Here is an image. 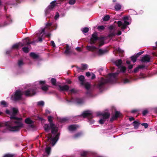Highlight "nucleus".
Listing matches in <instances>:
<instances>
[{"instance_id": "obj_1", "label": "nucleus", "mask_w": 157, "mask_h": 157, "mask_svg": "<svg viewBox=\"0 0 157 157\" xmlns=\"http://www.w3.org/2000/svg\"><path fill=\"white\" fill-rule=\"evenodd\" d=\"M18 109L16 108H13L10 112L9 110H6V113L10 115V120L6 123V125L10 131H19L23 127L22 119L15 115L17 113Z\"/></svg>"}, {"instance_id": "obj_2", "label": "nucleus", "mask_w": 157, "mask_h": 157, "mask_svg": "<svg viewBox=\"0 0 157 157\" xmlns=\"http://www.w3.org/2000/svg\"><path fill=\"white\" fill-rule=\"evenodd\" d=\"M52 118L51 117H48V119L50 123L49 124H45L44 128L45 131L47 132L51 130L52 134H49L48 135L46 144L48 145H51L53 146L58 140L59 134L57 132L58 127L52 122Z\"/></svg>"}, {"instance_id": "obj_3", "label": "nucleus", "mask_w": 157, "mask_h": 157, "mask_svg": "<svg viewBox=\"0 0 157 157\" xmlns=\"http://www.w3.org/2000/svg\"><path fill=\"white\" fill-rule=\"evenodd\" d=\"M119 73V72L117 71L115 73L109 74L106 79H104L103 78H101L98 84V87L99 88H101L106 83L112 82L113 80H115L116 77L118 75Z\"/></svg>"}, {"instance_id": "obj_4", "label": "nucleus", "mask_w": 157, "mask_h": 157, "mask_svg": "<svg viewBox=\"0 0 157 157\" xmlns=\"http://www.w3.org/2000/svg\"><path fill=\"white\" fill-rule=\"evenodd\" d=\"M124 22L119 21L117 22L118 26L121 29H124L127 28V25H129L130 23L131 18L129 16H125L123 17Z\"/></svg>"}, {"instance_id": "obj_5", "label": "nucleus", "mask_w": 157, "mask_h": 157, "mask_svg": "<svg viewBox=\"0 0 157 157\" xmlns=\"http://www.w3.org/2000/svg\"><path fill=\"white\" fill-rule=\"evenodd\" d=\"M98 40L100 41V46H101L104 44V38H98L97 36V33L96 32L94 33L92 35V37L90 40V43L91 44L95 43L96 40Z\"/></svg>"}, {"instance_id": "obj_6", "label": "nucleus", "mask_w": 157, "mask_h": 157, "mask_svg": "<svg viewBox=\"0 0 157 157\" xmlns=\"http://www.w3.org/2000/svg\"><path fill=\"white\" fill-rule=\"evenodd\" d=\"M92 112L90 111H86L84 112L81 115L78 116V117H83L85 118L87 117L88 118L89 120L88 122L90 123V124H92L94 123V121L91 118H93L92 115Z\"/></svg>"}, {"instance_id": "obj_7", "label": "nucleus", "mask_w": 157, "mask_h": 157, "mask_svg": "<svg viewBox=\"0 0 157 157\" xmlns=\"http://www.w3.org/2000/svg\"><path fill=\"white\" fill-rule=\"evenodd\" d=\"M44 81H37L34 83V86H36L37 88H41V89L44 91L48 90V86L47 85H44L45 83Z\"/></svg>"}, {"instance_id": "obj_8", "label": "nucleus", "mask_w": 157, "mask_h": 157, "mask_svg": "<svg viewBox=\"0 0 157 157\" xmlns=\"http://www.w3.org/2000/svg\"><path fill=\"white\" fill-rule=\"evenodd\" d=\"M34 83L32 87L28 89L24 93V94L27 96H31L35 94L36 93L37 88L36 86H34Z\"/></svg>"}, {"instance_id": "obj_9", "label": "nucleus", "mask_w": 157, "mask_h": 157, "mask_svg": "<svg viewBox=\"0 0 157 157\" xmlns=\"http://www.w3.org/2000/svg\"><path fill=\"white\" fill-rule=\"evenodd\" d=\"M87 49L88 50L92 51H96L98 55H101L104 54L107 52L106 49H98L95 47L93 46H87Z\"/></svg>"}, {"instance_id": "obj_10", "label": "nucleus", "mask_w": 157, "mask_h": 157, "mask_svg": "<svg viewBox=\"0 0 157 157\" xmlns=\"http://www.w3.org/2000/svg\"><path fill=\"white\" fill-rule=\"evenodd\" d=\"M23 94V93L21 91L17 90L16 91L14 94L12 95L11 98L12 99L16 101L20 100L21 98L22 95Z\"/></svg>"}, {"instance_id": "obj_11", "label": "nucleus", "mask_w": 157, "mask_h": 157, "mask_svg": "<svg viewBox=\"0 0 157 157\" xmlns=\"http://www.w3.org/2000/svg\"><path fill=\"white\" fill-rule=\"evenodd\" d=\"M78 79L80 81L81 85L84 86L86 89L89 90L90 88V85L89 83L85 82L84 76L83 75H81L78 77Z\"/></svg>"}, {"instance_id": "obj_12", "label": "nucleus", "mask_w": 157, "mask_h": 157, "mask_svg": "<svg viewBox=\"0 0 157 157\" xmlns=\"http://www.w3.org/2000/svg\"><path fill=\"white\" fill-rule=\"evenodd\" d=\"M57 4L56 1H54L50 3V5L46 8L45 10V13L46 15L53 9Z\"/></svg>"}, {"instance_id": "obj_13", "label": "nucleus", "mask_w": 157, "mask_h": 157, "mask_svg": "<svg viewBox=\"0 0 157 157\" xmlns=\"http://www.w3.org/2000/svg\"><path fill=\"white\" fill-rule=\"evenodd\" d=\"M115 63L116 65L118 67L121 72H124L125 71L126 68L124 67L121 66L122 61L121 59H118L116 60Z\"/></svg>"}, {"instance_id": "obj_14", "label": "nucleus", "mask_w": 157, "mask_h": 157, "mask_svg": "<svg viewBox=\"0 0 157 157\" xmlns=\"http://www.w3.org/2000/svg\"><path fill=\"white\" fill-rule=\"evenodd\" d=\"M25 123L28 124L29 128H33L34 127V122L30 118H28L25 120Z\"/></svg>"}, {"instance_id": "obj_15", "label": "nucleus", "mask_w": 157, "mask_h": 157, "mask_svg": "<svg viewBox=\"0 0 157 157\" xmlns=\"http://www.w3.org/2000/svg\"><path fill=\"white\" fill-rule=\"evenodd\" d=\"M109 116V114L108 113H105L102 115V118L99 121V123L101 124H103L106 119L108 118Z\"/></svg>"}, {"instance_id": "obj_16", "label": "nucleus", "mask_w": 157, "mask_h": 157, "mask_svg": "<svg viewBox=\"0 0 157 157\" xmlns=\"http://www.w3.org/2000/svg\"><path fill=\"white\" fill-rule=\"evenodd\" d=\"M45 28L42 29H40V35L38 37V41H39L41 42L42 40V36L45 33Z\"/></svg>"}, {"instance_id": "obj_17", "label": "nucleus", "mask_w": 157, "mask_h": 157, "mask_svg": "<svg viewBox=\"0 0 157 157\" xmlns=\"http://www.w3.org/2000/svg\"><path fill=\"white\" fill-rule=\"evenodd\" d=\"M150 57L148 55H146L142 58L141 61L143 62H148L150 61Z\"/></svg>"}, {"instance_id": "obj_18", "label": "nucleus", "mask_w": 157, "mask_h": 157, "mask_svg": "<svg viewBox=\"0 0 157 157\" xmlns=\"http://www.w3.org/2000/svg\"><path fill=\"white\" fill-rule=\"evenodd\" d=\"M59 90L61 91H67L69 89V87L67 85L59 86Z\"/></svg>"}, {"instance_id": "obj_19", "label": "nucleus", "mask_w": 157, "mask_h": 157, "mask_svg": "<svg viewBox=\"0 0 157 157\" xmlns=\"http://www.w3.org/2000/svg\"><path fill=\"white\" fill-rule=\"evenodd\" d=\"M78 127V126L76 125H72L68 127V129L70 131H73L75 130Z\"/></svg>"}, {"instance_id": "obj_20", "label": "nucleus", "mask_w": 157, "mask_h": 157, "mask_svg": "<svg viewBox=\"0 0 157 157\" xmlns=\"http://www.w3.org/2000/svg\"><path fill=\"white\" fill-rule=\"evenodd\" d=\"M121 114L120 112L118 111H116L115 115L113 116L111 119V121H112L116 119L117 117L121 116Z\"/></svg>"}, {"instance_id": "obj_21", "label": "nucleus", "mask_w": 157, "mask_h": 157, "mask_svg": "<svg viewBox=\"0 0 157 157\" xmlns=\"http://www.w3.org/2000/svg\"><path fill=\"white\" fill-rule=\"evenodd\" d=\"M72 52V51L71 50V48L69 46H67L66 49L65 51V53L67 55H70Z\"/></svg>"}, {"instance_id": "obj_22", "label": "nucleus", "mask_w": 157, "mask_h": 157, "mask_svg": "<svg viewBox=\"0 0 157 157\" xmlns=\"http://www.w3.org/2000/svg\"><path fill=\"white\" fill-rule=\"evenodd\" d=\"M145 67V66L144 65H139L138 67L134 69V72L135 73H136L139 71V69L143 68Z\"/></svg>"}, {"instance_id": "obj_23", "label": "nucleus", "mask_w": 157, "mask_h": 157, "mask_svg": "<svg viewBox=\"0 0 157 157\" xmlns=\"http://www.w3.org/2000/svg\"><path fill=\"white\" fill-rule=\"evenodd\" d=\"M23 42L24 45H29V44L31 43L29 39L28 38H25V39L23 40Z\"/></svg>"}, {"instance_id": "obj_24", "label": "nucleus", "mask_w": 157, "mask_h": 157, "mask_svg": "<svg viewBox=\"0 0 157 157\" xmlns=\"http://www.w3.org/2000/svg\"><path fill=\"white\" fill-rule=\"evenodd\" d=\"M20 46H23V45L21 43H19L13 45L12 46V48H17Z\"/></svg>"}, {"instance_id": "obj_25", "label": "nucleus", "mask_w": 157, "mask_h": 157, "mask_svg": "<svg viewBox=\"0 0 157 157\" xmlns=\"http://www.w3.org/2000/svg\"><path fill=\"white\" fill-rule=\"evenodd\" d=\"M121 34V32L120 31H118V33L117 34H115V33H113L109 35V37H112L113 36H115L116 35H120Z\"/></svg>"}, {"instance_id": "obj_26", "label": "nucleus", "mask_w": 157, "mask_h": 157, "mask_svg": "<svg viewBox=\"0 0 157 157\" xmlns=\"http://www.w3.org/2000/svg\"><path fill=\"white\" fill-rule=\"evenodd\" d=\"M88 153V151H83L81 153L82 157H87L86 156Z\"/></svg>"}, {"instance_id": "obj_27", "label": "nucleus", "mask_w": 157, "mask_h": 157, "mask_svg": "<svg viewBox=\"0 0 157 157\" xmlns=\"http://www.w3.org/2000/svg\"><path fill=\"white\" fill-rule=\"evenodd\" d=\"M121 7V5L118 3H117L115 6V8L116 10L118 11L120 10Z\"/></svg>"}, {"instance_id": "obj_28", "label": "nucleus", "mask_w": 157, "mask_h": 157, "mask_svg": "<svg viewBox=\"0 0 157 157\" xmlns=\"http://www.w3.org/2000/svg\"><path fill=\"white\" fill-rule=\"evenodd\" d=\"M30 56L34 59H36L38 57V55L33 52H31L30 54Z\"/></svg>"}, {"instance_id": "obj_29", "label": "nucleus", "mask_w": 157, "mask_h": 157, "mask_svg": "<svg viewBox=\"0 0 157 157\" xmlns=\"http://www.w3.org/2000/svg\"><path fill=\"white\" fill-rule=\"evenodd\" d=\"M82 133V132H78L75 134L74 136H73V138L74 139H76L80 137Z\"/></svg>"}, {"instance_id": "obj_30", "label": "nucleus", "mask_w": 157, "mask_h": 157, "mask_svg": "<svg viewBox=\"0 0 157 157\" xmlns=\"http://www.w3.org/2000/svg\"><path fill=\"white\" fill-rule=\"evenodd\" d=\"M76 102L78 104H81L83 102V100L81 98H77L76 99Z\"/></svg>"}, {"instance_id": "obj_31", "label": "nucleus", "mask_w": 157, "mask_h": 157, "mask_svg": "<svg viewBox=\"0 0 157 157\" xmlns=\"http://www.w3.org/2000/svg\"><path fill=\"white\" fill-rule=\"evenodd\" d=\"M51 147L49 146H47L45 149V151L46 153L49 155L51 151Z\"/></svg>"}, {"instance_id": "obj_32", "label": "nucleus", "mask_w": 157, "mask_h": 157, "mask_svg": "<svg viewBox=\"0 0 157 157\" xmlns=\"http://www.w3.org/2000/svg\"><path fill=\"white\" fill-rule=\"evenodd\" d=\"M137 57H138L136 55L135 56H132L131 57V58L133 63H135L136 62Z\"/></svg>"}, {"instance_id": "obj_33", "label": "nucleus", "mask_w": 157, "mask_h": 157, "mask_svg": "<svg viewBox=\"0 0 157 157\" xmlns=\"http://www.w3.org/2000/svg\"><path fill=\"white\" fill-rule=\"evenodd\" d=\"M23 51L25 53H27L29 51V48L27 47H24L22 48Z\"/></svg>"}, {"instance_id": "obj_34", "label": "nucleus", "mask_w": 157, "mask_h": 157, "mask_svg": "<svg viewBox=\"0 0 157 157\" xmlns=\"http://www.w3.org/2000/svg\"><path fill=\"white\" fill-rule=\"evenodd\" d=\"M83 33H86L89 31V29L88 28L86 27L82 28L81 29Z\"/></svg>"}, {"instance_id": "obj_35", "label": "nucleus", "mask_w": 157, "mask_h": 157, "mask_svg": "<svg viewBox=\"0 0 157 157\" xmlns=\"http://www.w3.org/2000/svg\"><path fill=\"white\" fill-rule=\"evenodd\" d=\"M97 29L98 30L101 31L104 29L105 27L103 25L98 26L97 27Z\"/></svg>"}, {"instance_id": "obj_36", "label": "nucleus", "mask_w": 157, "mask_h": 157, "mask_svg": "<svg viewBox=\"0 0 157 157\" xmlns=\"http://www.w3.org/2000/svg\"><path fill=\"white\" fill-rule=\"evenodd\" d=\"M76 2L75 0H69L68 3L70 5H73Z\"/></svg>"}, {"instance_id": "obj_37", "label": "nucleus", "mask_w": 157, "mask_h": 157, "mask_svg": "<svg viewBox=\"0 0 157 157\" xmlns=\"http://www.w3.org/2000/svg\"><path fill=\"white\" fill-rule=\"evenodd\" d=\"M133 123L134 128L136 129L137 128L138 125V123L137 121H135L133 122Z\"/></svg>"}, {"instance_id": "obj_38", "label": "nucleus", "mask_w": 157, "mask_h": 157, "mask_svg": "<svg viewBox=\"0 0 157 157\" xmlns=\"http://www.w3.org/2000/svg\"><path fill=\"white\" fill-rule=\"evenodd\" d=\"M87 67V65L86 64H82V65L81 69L82 70H85Z\"/></svg>"}, {"instance_id": "obj_39", "label": "nucleus", "mask_w": 157, "mask_h": 157, "mask_svg": "<svg viewBox=\"0 0 157 157\" xmlns=\"http://www.w3.org/2000/svg\"><path fill=\"white\" fill-rule=\"evenodd\" d=\"M110 17L109 15H106L103 18V20L104 21H108Z\"/></svg>"}, {"instance_id": "obj_40", "label": "nucleus", "mask_w": 157, "mask_h": 157, "mask_svg": "<svg viewBox=\"0 0 157 157\" xmlns=\"http://www.w3.org/2000/svg\"><path fill=\"white\" fill-rule=\"evenodd\" d=\"M18 65L19 67H21L23 65L24 63L21 60H19L18 62Z\"/></svg>"}, {"instance_id": "obj_41", "label": "nucleus", "mask_w": 157, "mask_h": 157, "mask_svg": "<svg viewBox=\"0 0 157 157\" xmlns=\"http://www.w3.org/2000/svg\"><path fill=\"white\" fill-rule=\"evenodd\" d=\"M51 82L53 85H55L56 84V79L52 78L51 79Z\"/></svg>"}, {"instance_id": "obj_42", "label": "nucleus", "mask_w": 157, "mask_h": 157, "mask_svg": "<svg viewBox=\"0 0 157 157\" xmlns=\"http://www.w3.org/2000/svg\"><path fill=\"white\" fill-rule=\"evenodd\" d=\"M148 113V110L147 109H145L142 112L143 115V116H145L146 114H147Z\"/></svg>"}, {"instance_id": "obj_43", "label": "nucleus", "mask_w": 157, "mask_h": 157, "mask_svg": "<svg viewBox=\"0 0 157 157\" xmlns=\"http://www.w3.org/2000/svg\"><path fill=\"white\" fill-rule=\"evenodd\" d=\"M13 155L11 154H6L3 157H13Z\"/></svg>"}, {"instance_id": "obj_44", "label": "nucleus", "mask_w": 157, "mask_h": 157, "mask_svg": "<svg viewBox=\"0 0 157 157\" xmlns=\"http://www.w3.org/2000/svg\"><path fill=\"white\" fill-rule=\"evenodd\" d=\"M37 104L38 105H44V102L42 101H40L38 102Z\"/></svg>"}, {"instance_id": "obj_45", "label": "nucleus", "mask_w": 157, "mask_h": 157, "mask_svg": "<svg viewBox=\"0 0 157 157\" xmlns=\"http://www.w3.org/2000/svg\"><path fill=\"white\" fill-rule=\"evenodd\" d=\"M141 125L144 126L145 128H147L148 127V124L147 123H143Z\"/></svg>"}, {"instance_id": "obj_46", "label": "nucleus", "mask_w": 157, "mask_h": 157, "mask_svg": "<svg viewBox=\"0 0 157 157\" xmlns=\"http://www.w3.org/2000/svg\"><path fill=\"white\" fill-rule=\"evenodd\" d=\"M1 104L3 105L4 106H6V103L5 101H2L1 102Z\"/></svg>"}, {"instance_id": "obj_47", "label": "nucleus", "mask_w": 157, "mask_h": 157, "mask_svg": "<svg viewBox=\"0 0 157 157\" xmlns=\"http://www.w3.org/2000/svg\"><path fill=\"white\" fill-rule=\"evenodd\" d=\"M116 50L120 53H122L124 52L123 50H122L121 49L119 48L116 49Z\"/></svg>"}, {"instance_id": "obj_48", "label": "nucleus", "mask_w": 157, "mask_h": 157, "mask_svg": "<svg viewBox=\"0 0 157 157\" xmlns=\"http://www.w3.org/2000/svg\"><path fill=\"white\" fill-rule=\"evenodd\" d=\"M59 17V13H57L56 15L54 17V18L56 20H57Z\"/></svg>"}, {"instance_id": "obj_49", "label": "nucleus", "mask_w": 157, "mask_h": 157, "mask_svg": "<svg viewBox=\"0 0 157 157\" xmlns=\"http://www.w3.org/2000/svg\"><path fill=\"white\" fill-rule=\"evenodd\" d=\"M123 82L124 83H127L129 82V80L127 78H125L124 79Z\"/></svg>"}, {"instance_id": "obj_50", "label": "nucleus", "mask_w": 157, "mask_h": 157, "mask_svg": "<svg viewBox=\"0 0 157 157\" xmlns=\"http://www.w3.org/2000/svg\"><path fill=\"white\" fill-rule=\"evenodd\" d=\"M144 52V51H142L141 52H138V53H137L136 55L137 56V57H138L139 56L141 55L142 54H143Z\"/></svg>"}, {"instance_id": "obj_51", "label": "nucleus", "mask_w": 157, "mask_h": 157, "mask_svg": "<svg viewBox=\"0 0 157 157\" xmlns=\"http://www.w3.org/2000/svg\"><path fill=\"white\" fill-rule=\"evenodd\" d=\"M52 45L53 47H56V45L53 41H51V42Z\"/></svg>"}, {"instance_id": "obj_52", "label": "nucleus", "mask_w": 157, "mask_h": 157, "mask_svg": "<svg viewBox=\"0 0 157 157\" xmlns=\"http://www.w3.org/2000/svg\"><path fill=\"white\" fill-rule=\"evenodd\" d=\"M68 119L67 118H64L62 119V122H65L68 120Z\"/></svg>"}, {"instance_id": "obj_53", "label": "nucleus", "mask_w": 157, "mask_h": 157, "mask_svg": "<svg viewBox=\"0 0 157 157\" xmlns=\"http://www.w3.org/2000/svg\"><path fill=\"white\" fill-rule=\"evenodd\" d=\"M91 79H94L95 77V75L93 73H91Z\"/></svg>"}, {"instance_id": "obj_54", "label": "nucleus", "mask_w": 157, "mask_h": 157, "mask_svg": "<svg viewBox=\"0 0 157 157\" xmlns=\"http://www.w3.org/2000/svg\"><path fill=\"white\" fill-rule=\"evenodd\" d=\"M52 25V23H48L46 25V28H48L49 26H51Z\"/></svg>"}, {"instance_id": "obj_55", "label": "nucleus", "mask_w": 157, "mask_h": 157, "mask_svg": "<svg viewBox=\"0 0 157 157\" xmlns=\"http://www.w3.org/2000/svg\"><path fill=\"white\" fill-rule=\"evenodd\" d=\"M139 111L138 109H133L131 111L132 113H134L135 112H138Z\"/></svg>"}, {"instance_id": "obj_56", "label": "nucleus", "mask_w": 157, "mask_h": 157, "mask_svg": "<svg viewBox=\"0 0 157 157\" xmlns=\"http://www.w3.org/2000/svg\"><path fill=\"white\" fill-rule=\"evenodd\" d=\"M86 75L87 77H89L90 76H91V74H90V72H87L86 73Z\"/></svg>"}, {"instance_id": "obj_57", "label": "nucleus", "mask_w": 157, "mask_h": 157, "mask_svg": "<svg viewBox=\"0 0 157 157\" xmlns=\"http://www.w3.org/2000/svg\"><path fill=\"white\" fill-rule=\"evenodd\" d=\"M46 34V36L48 37V38H50V36L51 35V34L50 33H46L45 34Z\"/></svg>"}, {"instance_id": "obj_58", "label": "nucleus", "mask_w": 157, "mask_h": 157, "mask_svg": "<svg viewBox=\"0 0 157 157\" xmlns=\"http://www.w3.org/2000/svg\"><path fill=\"white\" fill-rule=\"evenodd\" d=\"M76 50L78 51V52H80L81 51V49L80 47H77L76 48Z\"/></svg>"}, {"instance_id": "obj_59", "label": "nucleus", "mask_w": 157, "mask_h": 157, "mask_svg": "<svg viewBox=\"0 0 157 157\" xmlns=\"http://www.w3.org/2000/svg\"><path fill=\"white\" fill-rule=\"evenodd\" d=\"M70 92L71 93H74L75 92V89H72L70 90Z\"/></svg>"}, {"instance_id": "obj_60", "label": "nucleus", "mask_w": 157, "mask_h": 157, "mask_svg": "<svg viewBox=\"0 0 157 157\" xmlns=\"http://www.w3.org/2000/svg\"><path fill=\"white\" fill-rule=\"evenodd\" d=\"M128 67L129 69H131L132 68L133 65H129Z\"/></svg>"}, {"instance_id": "obj_61", "label": "nucleus", "mask_w": 157, "mask_h": 157, "mask_svg": "<svg viewBox=\"0 0 157 157\" xmlns=\"http://www.w3.org/2000/svg\"><path fill=\"white\" fill-rule=\"evenodd\" d=\"M129 119L130 121H132V120H134V118L133 117H130L129 118Z\"/></svg>"}, {"instance_id": "obj_62", "label": "nucleus", "mask_w": 157, "mask_h": 157, "mask_svg": "<svg viewBox=\"0 0 157 157\" xmlns=\"http://www.w3.org/2000/svg\"><path fill=\"white\" fill-rule=\"evenodd\" d=\"M46 113L47 114H48L50 113V112L49 111V110H46Z\"/></svg>"}, {"instance_id": "obj_63", "label": "nucleus", "mask_w": 157, "mask_h": 157, "mask_svg": "<svg viewBox=\"0 0 157 157\" xmlns=\"http://www.w3.org/2000/svg\"><path fill=\"white\" fill-rule=\"evenodd\" d=\"M126 63L127 64H129L130 63V61H127L126 62Z\"/></svg>"}, {"instance_id": "obj_64", "label": "nucleus", "mask_w": 157, "mask_h": 157, "mask_svg": "<svg viewBox=\"0 0 157 157\" xmlns=\"http://www.w3.org/2000/svg\"><path fill=\"white\" fill-rule=\"evenodd\" d=\"M113 26H110V27H109V28L110 29H113Z\"/></svg>"}]
</instances>
